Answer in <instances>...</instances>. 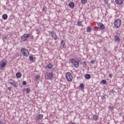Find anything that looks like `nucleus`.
<instances>
[{
    "instance_id": "49530a36",
    "label": "nucleus",
    "mask_w": 124,
    "mask_h": 124,
    "mask_svg": "<svg viewBox=\"0 0 124 124\" xmlns=\"http://www.w3.org/2000/svg\"><path fill=\"white\" fill-rule=\"evenodd\" d=\"M105 52H106V51H107V49H105Z\"/></svg>"
},
{
    "instance_id": "c85d7f7f",
    "label": "nucleus",
    "mask_w": 124,
    "mask_h": 124,
    "mask_svg": "<svg viewBox=\"0 0 124 124\" xmlns=\"http://www.w3.org/2000/svg\"><path fill=\"white\" fill-rule=\"evenodd\" d=\"M80 88H81V89L84 90V84L83 83H81L80 85Z\"/></svg>"
},
{
    "instance_id": "5701e85b",
    "label": "nucleus",
    "mask_w": 124,
    "mask_h": 124,
    "mask_svg": "<svg viewBox=\"0 0 124 124\" xmlns=\"http://www.w3.org/2000/svg\"><path fill=\"white\" fill-rule=\"evenodd\" d=\"M24 91H25L27 93H29L31 92V89L30 88H26L24 89Z\"/></svg>"
},
{
    "instance_id": "2f4dec72",
    "label": "nucleus",
    "mask_w": 124,
    "mask_h": 124,
    "mask_svg": "<svg viewBox=\"0 0 124 124\" xmlns=\"http://www.w3.org/2000/svg\"><path fill=\"white\" fill-rule=\"evenodd\" d=\"M22 85H27V82L26 81H23Z\"/></svg>"
},
{
    "instance_id": "473e14b6",
    "label": "nucleus",
    "mask_w": 124,
    "mask_h": 124,
    "mask_svg": "<svg viewBox=\"0 0 124 124\" xmlns=\"http://www.w3.org/2000/svg\"><path fill=\"white\" fill-rule=\"evenodd\" d=\"M106 80L103 79L102 80V84H106Z\"/></svg>"
},
{
    "instance_id": "aec40b11",
    "label": "nucleus",
    "mask_w": 124,
    "mask_h": 124,
    "mask_svg": "<svg viewBox=\"0 0 124 124\" xmlns=\"http://www.w3.org/2000/svg\"><path fill=\"white\" fill-rule=\"evenodd\" d=\"M85 78L86 79H90L91 78V75L89 74H86L85 75Z\"/></svg>"
},
{
    "instance_id": "c9c22d12",
    "label": "nucleus",
    "mask_w": 124,
    "mask_h": 124,
    "mask_svg": "<svg viewBox=\"0 0 124 124\" xmlns=\"http://www.w3.org/2000/svg\"><path fill=\"white\" fill-rule=\"evenodd\" d=\"M95 62V61L92 60L91 61V63H94V62Z\"/></svg>"
},
{
    "instance_id": "4be33fe9",
    "label": "nucleus",
    "mask_w": 124,
    "mask_h": 124,
    "mask_svg": "<svg viewBox=\"0 0 124 124\" xmlns=\"http://www.w3.org/2000/svg\"><path fill=\"white\" fill-rule=\"evenodd\" d=\"M61 45H62V47H63V46H64V45H65V42H64V41H63V40H62L61 41Z\"/></svg>"
},
{
    "instance_id": "e433bc0d",
    "label": "nucleus",
    "mask_w": 124,
    "mask_h": 124,
    "mask_svg": "<svg viewBox=\"0 0 124 124\" xmlns=\"http://www.w3.org/2000/svg\"><path fill=\"white\" fill-rule=\"evenodd\" d=\"M105 4H107V3H108V1L107 0H105Z\"/></svg>"
},
{
    "instance_id": "7ed1b4c3",
    "label": "nucleus",
    "mask_w": 124,
    "mask_h": 124,
    "mask_svg": "<svg viewBox=\"0 0 124 124\" xmlns=\"http://www.w3.org/2000/svg\"><path fill=\"white\" fill-rule=\"evenodd\" d=\"M21 52L22 53V55L25 56V57H29V56H30V52H29V50L27 48H21Z\"/></svg>"
},
{
    "instance_id": "f8f14e48",
    "label": "nucleus",
    "mask_w": 124,
    "mask_h": 124,
    "mask_svg": "<svg viewBox=\"0 0 124 124\" xmlns=\"http://www.w3.org/2000/svg\"><path fill=\"white\" fill-rule=\"evenodd\" d=\"M92 119L93 120V121H97V120H98V116H97L96 114H94L93 116Z\"/></svg>"
},
{
    "instance_id": "a18cd8bd",
    "label": "nucleus",
    "mask_w": 124,
    "mask_h": 124,
    "mask_svg": "<svg viewBox=\"0 0 124 124\" xmlns=\"http://www.w3.org/2000/svg\"><path fill=\"white\" fill-rule=\"evenodd\" d=\"M31 38H33V36H31Z\"/></svg>"
},
{
    "instance_id": "9b49d317",
    "label": "nucleus",
    "mask_w": 124,
    "mask_h": 124,
    "mask_svg": "<svg viewBox=\"0 0 124 124\" xmlns=\"http://www.w3.org/2000/svg\"><path fill=\"white\" fill-rule=\"evenodd\" d=\"M98 28L101 29V30H104V29H105V27H104V25H103V24H102L101 23H99L98 24Z\"/></svg>"
},
{
    "instance_id": "412c9836",
    "label": "nucleus",
    "mask_w": 124,
    "mask_h": 124,
    "mask_svg": "<svg viewBox=\"0 0 124 124\" xmlns=\"http://www.w3.org/2000/svg\"><path fill=\"white\" fill-rule=\"evenodd\" d=\"M8 17V16H7V15H6V14H4L2 15V19L3 20H6V19H7Z\"/></svg>"
},
{
    "instance_id": "f03ea898",
    "label": "nucleus",
    "mask_w": 124,
    "mask_h": 124,
    "mask_svg": "<svg viewBox=\"0 0 124 124\" xmlns=\"http://www.w3.org/2000/svg\"><path fill=\"white\" fill-rule=\"evenodd\" d=\"M69 62L76 68L79 67V62L80 61H76L75 60L71 59L69 60Z\"/></svg>"
},
{
    "instance_id": "a878e982",
    "label": "nucleus",
    "mask_w": 124,
    "mask_h": 124,
    "mask_svg": "<svg viewBox=\"0 0 124 124\" xmlns=\"http://www.w3.org/2000/svg\"><path fill=\"white\" fill-rule=\"evenodd\" d=\"M7 37H8V35H7V34L4 35V36L2 38L3 40L6 39V38H7Z\"/></svg>"
},
{
    "instance_id": "58836bf2",
    "label": "nucleus",
    "mask_w": 124,
    "mask_h": 124,
    "mask_svg": "<svg viewBox=\"0 0 124 124\" xmlns=\"http://www.w3.org/2000/svg\"><path fill=\"white\" fill-rule=\"evenodd\" d=\"M8 90H9V91H11V90H12L11 87H9L8 88Z\"/></svg>"
},
{
    "instance_id": "393cba45",
    "label": "nucleus",
    "mask_w": 124,
    "mask_h": 124,
    "mask_svg": "<svg viewBox=\"0 0 124 124\" xmlns=\"http://www.w3.org/2000/svg\"><path fill=\"white\" fill-rule=\"evenodd\" d=\"M77 24H78V27H81V26H82V21H78V22Z\"/></svg>"
},
{
    "instance_id": "1a4fd4ad",
    "label": "nucleus",
    "mask_w": 124,
    "mask_h": 124,
    "mask_svg": "<svg viewBox=\"0 0 124 124\" xmlns=\"http://www.w3.org/2000/svg\"><path fill=\"white\" fill-rule=\"evenodd\" d=\"M46 76L48 80H52L54 77V74L52 72H49L46 73Z\"/></svg>"
},
{
    "instance_id": "6ab92c4d",
    "label": "nucleus",
    "mask_w": 124,
    "mask_h": 124,
    "mask_svg": "<svg viewBox=\"0 0 124 124\" xmlns=\"http://www.w3.org/2000/svg\"><path fill=\"white\" fill-rule=\"evenodd\" d=\"M16 76L17 78H21V77H22V74L20 72H18L16 73Z\"/></svg>"
},
{
    "instance_id": "f704fd0d",
    "label": "nucleus",
    "mask_w": 124,
    "mask_h": 124,
    "mask_svg": "<svg viewBox=\"0 0 124 124\" xmlns=\"http://www.w3.org/2000/svg\"><path fill=\"white\" fill-rule=\"evenodd\" d=\"M83 65H87V62H86V61L83 62Z\"/></svg>"
},
{
    "instance_id": "bb28decb",
    "label": "nucleus",
    "mask_w": 124,
    "mask_h": 124,
    "mask_svg": "<svg viewBox=\"0 0 124 124\" xmlns=\"http://www.w3.org/2000/svg\"><path fill=\"white\" fill-rule=\"evenodd\" d=\"M101 98L102 100H105L106 99V96L105 95H102L101 96Z\"/></svg>"
},
{
    "instance_id": "37998d69",
    "label": "nucleus",
    "mask_w": 124,
    "mask_h": 124,
    "mask_svg": "<svg viewBox=\"0 0 124 124\" xmlns=\"http://www.w3.org/2000/svg\"><path fill=\"white\" fill-rule=\"evenodd\" d=\"M37 32L36 33H37V34H38V33H39V32H38V30H37Z\"/></svg>"
},
{
    "instance_id": "a19ab883",
    "label": "nucleus",
    "mask_w": 124,
    "mask_h": 124,
    "mask_svg": "<svg viewBox=\"0 0 124 124\" xmlns=\"http://www.w3.org/2000/svg\"><path fill=\"white\" fill-rule=\"evenodd\" d=\"M0 124H2V121L0 119Z\"/></svg>"
},
{
    "instance_id": "72a5a7b5",
    "label": "nucleus",
    "mask_w": 124,
    "mask_h": 124,
    "mask_svg": "<svg viewBox=\"0 0 124 124\" xmlns=\"http://www.w3.org/2000/svg\"><path fill=\"white\" fill-rule=\"evenodd\" d=\"M108 77H109V78H112V77H113V75H112V74H110L108 75Z\"/></svg>"
},
{
    "instance_id": "2eb2a0df",
    "label": "nucleus",
    "mask_w": 124,
    "mask_h": 124,
    "mask_svg": "<svg viewBox=\"0 0 124 124\" xmlns=\"http://www.w3.org/2000/svg\"><path fill=\"white\" fill-rule=\"evenodd\" d=\"M36 118L38 119V120H42V119L43 118V115L42 114H39L38 115L36 116Z\"/></svg>"
},
{
    "instance_id": "ea45409f",
    "label": "nucleus",
    "mask_w": 124,
    "mask_h": 124,
    "mask_svg": "<svg viewBox=\"0 0 124 124\" xmlns=\"http://www.w3.org/2000/svg\"><path fill=\"white\" fill-rule=\"evenodd\" d=\"M69 124H76L74 122H70Z\"/></svg>"
},
{
    "instance_id": "a211bd4d",
    "label": "nucleus",
    "mask_w": 124,
    "mask_h": 124,
    "mask_svg": "<svg viewBox=\"0 0 124 124\" xmlns=\"http://www.w3.org/2000/svg\"><path fill=\"white\" fill-rule=\"evenodd\" d=\"M86 31L87 32H91V31H92V28L90 26L87 27Z\"/></svg>"
},
{
    "instance_id": "79ce46f5",
    "label": "nucleus",
    "mask_w": 124,
    "mask_h": 124,
    "mask_svg": "<svg viewBox=\"0 0 124 124\" xmlns=\"http://www.w3.org/2000/svg\"><path fill=\"white\" fill-rule=\"evenodd\" d=\"M117 33V34H118V35H120V34H121L120 33H119V32H117L116 33Z\"/></svg>"
},
{
    "instance_id": "39448f33",
    "label": "nucleus",
    "mask_w": 124,
    "mask_h": 124,
    "mask_svg": "<svg viewBox=\"0 0 124 124\" xmlns=\"http://www.w3.org/2000/svg\"><path fill=\"white\" fill-rule=\"evenodd\" d=\"M8 82L9 84L13 86V87H15V88H17V87H18V82L15 81L14 80L10 78L8 80Z\"/></svg>"
},
{
    "instance_id": "4c0bfd02",
    "label": "nucleus",
    "mask_w": 124,
    "mask_h": 124,
    "mask_svg": "<svg viewBox=\"0 0 124 124\" xmlns=\"http://www.w3.org/2000/svg\"><path fill=\"white\" fill-rule=\"evenodd\" d=\"M19 55H20V54H19V53H17L16 54V57H19Z\"/></svg>"
},
{
    "instance_id": "20e7f679",
    "label": "nucleus",
    "mask_w": 124,
    "mask_h": 124,
    "mask_svg": "<svg viewBox=\"0 0 124 124\" xmlns=\"http://www.w3.org/2000/svg\"><path fill=\"white\" fill-rule=\"evenodd\" d=\"M66 79L69 82H72V79H73V77L72 76V74L70 72L66 73Z\"/></svg>"
},
{
    "instance_id": "ddd939ff",
    "label": "nucleus",
    "mask_w": 124,
    "mask_h": 124,
    "mask_svg": "<svg viewBox=\"0 0 124 124\" xmlns=\"http://www.w3.org/2000/svg\"><path fill=\"white\" fill-rule=\"evenodd\" d=\"M69 6L70 7V8H74L75 6V4L73 2H70L69 3Z\"/></svg>"
},
{
    "instance_id": "c03bdc74",
    "label": "nucleus",
    "mask_w": 124,
    "mask_h": 124,
    "mask_svg": "<svg viewBox=\"0 0 124 124\" xmlns=\"http://www.w3.org/2000/svg\"><path fill=\"white\" fill-rule=\"evenodd\" d=\"M123 47L124 48V44H123Z\"/></svg>"
},
{
    "instance_id": "6e6552de",
    "label": "nucleus",
    "mask_w": 124,
    "mask_h": 124,
    "mask_svg": "<svg viewBox=\"0 0 124 124\" xmlns=\"http://www.w3.org/2000/svg\"><path fill=\"white\" fill-rule=\"evenodd\" d=\"M29 36H30V34H24L21 37V41L23 42H24V41H26L28 37H29Z\"/></svg>"
},
{
    "instance_id": "c756f323",
    "label": "nucleus",
    "mask_w": 124,
    "mask_h": 124,
    "mask_svg": "<svg viewBox=\"0 0 124 124\" xmlns=\"http://www.w3.org/2000/svg\"><path fill=\"white\" fill-rule=\"evenodd\" d=\"M110 92L111 93H115V90L114 89H111L110 90Z\"/></svg>"
},
{
    "instance_id": "cd10ccee",
    "label": "nucleus",
    "mask_w": 124,
    "mask_h": 124,
    "mask_svg": "<svg viewBox=\"0 0 124 124\" xmlns=\"http://www.w3.org/2000/svg\"><path fill=\"white\" fill-rule=\"evenodd\" d=\"M40 78V76L38 75H37L36 76H35V79H36V80L37 81L39 78Z\"/></svg>"
},
{
    "instance_id": "423d86ee",
    "label": "nucleus",
    "mask_w": 124,
    "mask_h": 124,
    "mask_svg": "<svg viewBox=\"0 0 124 124\" xmlns=\"http://www.w3.org/2000/svg\"><path fill=\"white\" fill-rule=\"evenodd\" d=\"M122 21L120 19H117L114 22V27L116 29H119L121 27Z\"/></svg>"
},
{
    "instance_id": "4468645a",
    "label": "nucleus",
    "mask_w": 124,
    "mask_h": 124,
    "mask_svg": "<svg viewBox=\"0 0 124 124\" xmlns=\"http://www.w3.org/2000/svg\"><path fill=\"white\" fill-rule=\"evenodd\" d=\"M114 39L117 42H120L121 41V38L117 35L114 36Z\"/></svg>"
},
{
    "instance_id": "9d476101",
    "label": "nucleus",
    "mask_w": 124,
    "mask_h": 124,
    "mask_svg": "<svg viewBox=\"0 0 124 124\" xmlns=\"http://www.w3.org/2000/svg\"><path fill=\"white\" fill-rule=\"evenodd\" d=\"M115 3L118 5H121L124 3V1L123 0H115Z\"/></svg>"
},
{
    "instance_id": "dca6fc26",
    "label": "nucleus",
    "mask_w": 124,
    "mask_h": 124,
    "mask_svg": "<svg viewBox=\"0 0 124 124\" xmlns=\"http://www.w3.org/2000/svg\"><path fill=\"white\" fill-rule=\"evenodd\" d=\"M29 59L31 62H34V61H35V58H33V57L32 55H31V54L29 56Z\"/></svg>"
},
{
    "instance_id": "de8ad7c7",
    "label": "nucleus",
    "mask_w": 124,
    "mask_h": 124,
    "mask_svg": "<svg viewBox=\"0 0 124 124\" xmlns=\"http://www.w3.org/2000/svg\"><path fill=\"white\" fill-rule=\"evenodd\" d=\"M43 10H44V8H43Z\"/></svg>"
},
{
    "instance_id": "f3484780",
    "label": "nucleus",
    "mask_w": 124,
    "mask_h": 124,
    "mask_svg": "<svg viewBox=\"0 0 124 124\" xmlns=\"http://www.w3.org/2000/svg\"><path fill=\"white\" fill-rule=\"evenodd\" d=\"M46 67H47L48 69H51L53 67V64L49 63L48 65L46 66Z\"/></svg>"
},
{
    "instance_id": "f257e3e1",
    "label": "nucleus",
    "mask_w": 124,
    "mask_h": 124,
    "mask_svg": "<svg viewBox=\"0 0 124 124\" xmlns=\"http://www.w3.org/2000/svg\"><path fill=\"white\" fill-rule=\"evenodd\" d=\"M7 64V60L6 59L2 60L0 62V70H2Z\"/></svg>"
},
{
    "instance_id": "b1692460",
    "label": "nucleus",
    "mask_w": 124,
    "mask_h": 124,
    "mask_svg": "<svg viewBox=\"0 0 124 124\" xmlns=\"http://www.w3.org/2000/svg\"><path fill=\"white\" fill-rule=\"evenodd\" d=\"M81 2L82 4H86V3L88 2V0H81Z\"/></svg>"
},
{
    "instance_id": "7c9ffc66",
    "label": "nucleus",
    "mask_w": 124,
    "mask_h": 124,
    "mask_svg": "<svg viewBox=\"0 0 124 124\" xmlns=\"http://www.w3.org/2000/svg\"><path fill=\"white\" fill-rule=\"evenodd\" d=\"M93 30L94 31H97V27H94L93 28Z\"/></svg>"
},
{
    "instance_id": "0eeeda50",
    "label": "nucleus",
    "mask_w": 124,
    "mask_h": 124,
    "mask_svg": "<svg viewBox=\"0 0 124 124\" xmlns=\"http://www.w3.org/2000/svg\"><path fill=\"white\" fill-rule=\"evenodd\" d=\"M49 34L51 35V37L54 39V40H57L58 39V36H57V34H56V32L55 31H48Z\"/></svg>"
}]
</instances>
